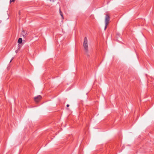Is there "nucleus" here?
<instances>
[{
  "mask_svg": "<svg viewBox=\"0 0 154 154\" xmlns=\"http://www.w3.org/2000/svg\"><path fill=\"white\" fill-rule=\"evenodd\" d=\"M83 46L84 48L85 54L88 56H89V55L88 50V40L86 37H85L84 39Z\"/></svg>",
  "mask_w": 154,
  "mask_h": 154,
  "instance_id": "obj_1",
  "label": "nucleus"
},
{
  "mask_svg": "<svg viewBox=\"0 0 154 154\" xmlns=\"http://www.w3.org/2000/svg\"><path fill=\"white\" fill-rule=\"evenodd\" d=\"M110 20V17L108 14H106L105 19V27L104 28V30H105L107 28V26L109 23Z\"/></svg>",
  "mask_w": 154,
  "mask_h": 154,
  "instance_id": "obj_2",
  "label": "nucleus"
},
{
  "mask_svg": "<svg viewBox=\"0 0 154 154\" xmlns=\"http://www.w3.org/2000/svg\"><path fill=\"white\" fill-rule=\"evenodd\" d=\"M42 97L41 95H38L37 97H34V100L37 103L41 100Z\"/></svg>",
  "mask_w": 154,
  "mask_h": 154,
  "instance_id": "obj_3",
  "label": "nucleus"
},
{
  "mask_svg": "<svg viewBox=\"0 0 154 154\" xmlns=\"http://www.w3.org/2000/svg\"><path fill=\"white\" fill-rule=\"evenodd\" d=\"M22 39L21 38H19L18 41V43L19 44H21L22 43Z\"/></svg>",
  "mask_w": 154,
  "mask_h": 154,
  "instance_id": "obj_4",
  "label": "nucleus"
},
{
  "mask_svg": "<svg viewBox=\"0 0 154 154\" xmlns=\"http://www.w3.org/2000/svg\"><path fill=\"white\" fill-rule=\"evenodd\" d=\"M60 14L61 16V17H62L63 19V14L62 13L61 11H60Z\"/></svg>",
  "mask_w": 154,
  "mask_h": 154,
  "instance_id": "obj_5",
  "label": "nucleus"
},
{
  "mask_svg": "<svg viewBox=\"0 0 154 154\" xmlns=\"http://www.w3.org/2000/svg\"><path fill=\"white\" fill-rule=\"evenodd\" d=\"M16 0H10V3H11L12 2H14Z\"/></svg>",
  "mask_w": 154,
  "mask_h": 154,
  "instance_id": "obj_6",
  "label": "nucleus"
},
{
  "mask_svg": "<svg viewBox=\"0 0 154 154\" xmlns=\"http://www.w3.org/2000/svg\"><path fill=\"white\" fill-rule=\"evenodd\" d=\"M20 50V48H19L17 50H16L15 51V52L16 53H17L18 52V51H19V50Z\"/></svg>",
  "mask_w": 154,
  "mask_h": 154,
  "instance_id": "obj_7",
  "label": "nucleus"
},
{
  "mask_svg": "<svg viewBox=\"0 0 154 154\" xmlns=\"http://www.w3.org/2000/svg\"><path fill=\"white\" fill-rule=\"evenodd\" d=\"M13 59H14V58L12 57V58L11 59V60H10V63L12 61Z\"/></svg>",
  "mask_w": 154,
  "mask_h": 154,
  "instance_id": "obj_8",
  "label": "nucleus"
},
{
  "mask_svg": "<svg viewBox=\"0 0 154 154\" xmlns=\"http://www.w3.org/2000/svg\"><path fill=\"white\" fill-rule=\"evenodd\" d=\"M69 104H67V105H66V106H67V107H69Z\"/></svg>",
  "mask_w": 154,
  "mask_h": 154,
  "instance_id": "obj_9",
  "label": "nucleus"
},
{
  "mask_svg": "<svg viewBox=\"0 0 154 154\" xmlns=\"http://www.w3.org/2000/svg\"><path fill=\"white\" fill-rule=\"evenodd\" d=\"M50 2H51V0H50Z\"/></svg>",
  "mask_w": 154,
  "mask_h": 154,
  "instance_id": "obj_10",
  "label": "nucleus"
}]
</instances>
